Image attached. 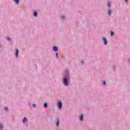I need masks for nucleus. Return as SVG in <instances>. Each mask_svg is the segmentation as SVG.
Wrapping results in <instances>:
<instances>
[{
	"mask_svg": "<svg viewBox=\"0 0 130 130\" xmlns=\"http://www.w3.org/2000/svg\"><path fill=\"white\" fill-rule=\"evenodd\" d=\"M63 83L66 86H68V79H67V77L64 78Z\"/></svg>",
	"mask_w": 130,
	"mask_h": 130,
	"instance_id": "f257e3e1",
	"label": "nucleus"
},
{
	"mask_svg": "<svg viewBox=\"0 0 130 130\" xmlns=\"http://www.w3.org/2000/svg\"><path fill=\"white\" fill-rule=\"evenodd\" d=\"M114 35V32L113 31H111V36H113Z\"/></svg>",
	"mask_w": 130,
	"mask_h": 130,
	"instance_id": "9d476101",
	"label": "nucleus"
},
{
	"mask_svg": "<svg viewBox=\"0 0 130 130\" xmlns=\"http://www.w3.org/2000/svg\"><path fill=\"white\" fill-rule=\"evenodd\" d=\"M62 105L61 104V102H59L58 104V107L59 109L61 108Z\"/></svg>",
	"mask_w": 130,
	"mask_h": 130,
	"instance_id": "f03ea898",
	"label": "nucleus"
},
{
	"mask_svg": "<svg viewBox=\"0 0 130 130\" xmlns=\"http://www.w3.org/2000/svg\"><path fill=\"white\" fill-rule=\"evenodd\" d=\"M19 0H15L16 4H19Z\"/></svg>",
	"mask_w": 130,
	"mask_h": 130,
	"instance_id": "ddd939ff",
	"label": "nucleus"
},
{
	"mask_svg": "<svg viewBox=\"0 0 130 130\" xmlns=\"http://www.w3.org/2000/svg\"><path fill=\"white\" fill-rule=\"evenodd\" d=\"M18 54H19V50H18V49H16V53H15V55L16 57H18Z\"/></svg>",
	"mask_w": 130,
	"mask_h": 130,
	"instance_id": "20e7f679",
	"label": "nucleus"
},
{
	"mask_svg": "<svg viewBox=\"0 0 130 130\" xmlns=\"http://www.w3.org/2000/svg\"><path fill=\"white\" fill-rule=\"evenodd\" d=\"M83 118H84V116H83V115H81V116H80V120H83Z\"/></svg>",
	"mask_w": 130,
	"mask_h": 130,
	"instance_id": "0eeeda50",
	"label": "nucleus"
},
{
	"mask_svg": "<svg viewBox=\"0 0 130 130\" xmlns=\"http://www.w3.org/2000/svg\"><path fill=\"white\" fill-rule=\"evenodd\" d=\"M59 122H60L59 119H57V123H56L57 126H58V124H59Z\"/></svg>",
	"mask_w": 130,
	"mask_h": 130,
	"instance_id": "423d86ee",
	"label": "nucleus"
},
{
	"mask_svg": "<svg viewBox=\"0 0 130 130\" xmlns=\"http://www.w3.org/2000/svg\"><path fill=\"white\" fill-rule=\"evenodd\" d=\"M61 19H64V16H61Z\"/></svg>",
	"mask_w": 130,
	"mask_h": 130,
	"instance_id": "f3484780",
	"label": "nucleus"
},
{
	"mask_svg": "<svg viewBox=\"0 0 130 130\" xmlns=\"http://www.w3.org/2000/svg\"><path fill=\"white\" fill-rule=\"evenodd\" d=\"M26 121H27V118H24L23 120V122H26Z\"/></svg>",
	"mask_w": 130,
	"mask_h": 130,
	"instance_id": "6e6552de",
	"label": "nucleus"
},
{
	"mask_svg": "<svg viewBox=\"0 0 130 130\" xmlns=\"http://www.w3.org/2000/svg\"><path fill=\"white\" fill-rule=\"evenodd\" d=\"M7 40H10V38H7Z\"/></svg>",
	"mask_w": 130,
	"mask_h": 130,
	"instance_id": "4be33fe9",
	"label": "nucleus"
},
{
	"mask_svg": "<svg viewBox=\"0 0 130 130\" xmlns=\"http://www.w3.org/2000/svg\"><path fill=\"white\" fill-rule=\"evenodd\" d=\"M103 41L105 45H107V41H106V39L103 38Z\"/></svg>",
	"mask_w": 130,
	"mask_h": 130,
	"instance_id": "39448f33",
	"label": "nucleus"
},
{
	"mask_svg": "<svg viewBox=\"0 0 130 130\" xmlns=\"http://www.w3.org/2000/svg\"><path fill=\"white\" fill-rule=\"evenodd\" d=\"M0 127H1V128H3V125H2V124H0Z\"/></svg>",
	"mask_w": 130,
	"mask_h": 130,
	"instance_id": "a211bd4d",
	"label": "nucleus"
},
{
	"mask_svg": "<svg viewBox=\"0 0 130 130\" xmlns=\"http://www.w3.org/2000/svg\"><path fill=\"white\" fill-rule=\"evenodd\" d=\"M56 56L57 57V58H58V53H56Z\"/></svg>",
	"mask_w": 130,
	"mask_h": 130,
	"instance_id": "4468645a",
	"label": "nucleus"
},
{
	"mask_svg": "<svg viewBox=\"0 0 130 130\" xmlns=\"http://www.w3.org/2000/svg\"><path fill=\"white\" fill-rule=\"evenodd\" d=\"M126 3H127V0H124Z\"/></svg>",
	"mask_w": 130,
	"mask_h": 130,
	"instance_id": "412c9836",
	"label": "nucleus"
},
{
	"mask_svg": "<svg viewBox=\"0 0 130 130\" xmlns=\"http://www.w3.org/2000/svg\"><path fill=\"white\" fill-rule=\"evenodd\" d=\"M110 14H111V10H109V11H108V15H110Z\"/></svg>",
	"mask_w": 130,
	"mask_h": 130,
	"instance_id": "9b49d317",
	"label": "nucleus"
},
{
	"mask_svg": "<svg viewBox=\"0 0 130 130\" xmlns=\"http://www.w3.org/2000/svg\"><path fill=\"white\" fill-rule=\"evenodd\" d=\"M81 62H82V64H83V63H84V62H83V61H82Z\"/></svg>",
	"mask_w": 130,
	"mask_h": 130,
	"instance_id": "5701e85b",
	"label": "nucleus"
},
{
	"mask_svg": "<svg viewBox=\"0 0 130 130\" xmlns=\"http://www.w3.org/2000/svg\"><path fill=\"white\" fill-rule=\"evenodd\" d=\"M32 106H33V107H36V105L35 104H34L32 105Z\"/></svg>",
	"mask_w": 130,
	"mask_h": 130,
	"instance_id": "2eb2a0df",
	"label": "nucleus"
},
{
	"mask_svg": "<svg viewBox=\"0 0 130 130\" xmlns=\"http://www.w3.org/2000/svg\"><path fill=\"white\" fill-rule=\"evenodd\" d=\"M110 6H111V5H110V4L109 3H108V7H110Z\"/></svg>",
	"mask_w": 130,
	"mask_h": 130,
	"instance_id": "6ab92c4d",
	"label": "nucleus"
},
{
	"mask_svg": "<svg viewBox=\"0 0 130 130\" xmlns=\"http://www.w3.org/2000/svg\"><path fill=\"white\" fill-rule=\"evenodd\" d=\"M34 16H35V17H37V12H35L34 13Z\"/></svg>",
	"mask_w": 130,
	"mask_h": 130,
	"instance_id": "1a4fd4ad",
	"label": "nucleus"
},
{
	"mask_svg": "<svg viewBox=\"0 0 130 130\" xmlns=\"http://www.w3.org/2000/svg\"><path fill=\"white\" fill-rule=\"evenodd\" d=\"M103 84H104V85H105V81H104Z\"/></svg>",
	"mask_w": 130,
	"mask_h": 130,
	"instance_id": "aec40b11",
	"label": "nucleus"
},
{
	"mask_svg": "<svg viewBox=\"0 0 130 130\" xmlns=\"http://www.w3.org/2000/svg\"><path fill=\"white\" fill-rule=\"evenodd\" d=\"M53 50L54 51L56 52L57 50H58V49L56 47V46H54L53 48Z\"/></svg>",
	"mask_w": 130,
	"mask_h": 130,
	"instance_id": "7ed1b4c3",
	"label": "nucleus"
},
{
	"mask_svg": "<svg viewBox=\"0 0 130 130\" xmlns=\"http://www.w3.org/2000/svg\"><path fill=\"white\" fill-rule=\"evenodd\" d=\"M5 110H8V107H5Z\"/></svg>",
	"mask_w": 130,
	"mask_h": 130,
	"instance_id": "dca6fc26",
	"label": "nucleus"
},
{
	"mask_svg": "<svg viewBox=\"0 0 130 130\" xmlns=\"http://www.w3.org/2000/svg\"><path fill=\"white\" fill-rule=\"evenodd\" d=\"M44 107H45V108L47 107V104L46 103L44 104Z\"/></svg>",
	"mask_w": 130,
	"mask_h": 130,
	"instance_id": "f8f14e48",
	"label": "nucleus"
}]
</instances>
